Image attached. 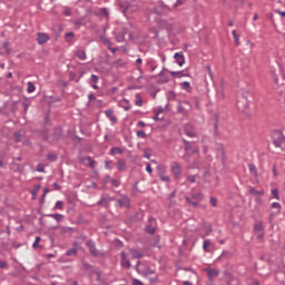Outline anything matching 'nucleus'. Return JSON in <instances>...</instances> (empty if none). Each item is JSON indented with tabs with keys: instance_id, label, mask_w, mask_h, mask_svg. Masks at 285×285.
<instances>
[{
	"instance_id": "1",
	"label": "nucleus",
	"mask_w": 285,
	"mask_h": 285,
	"mask_svg": "<svg viewBox=\"0 0 285 285\" xmlns=\"http://www.w3.org/2000/svg\"><path fill=\"white\" fill-rule=\"evenodd\" d=\"M272 141L275 148H282V145L285 144V136L281 130H275L272 132Z\"/></svg>"
},
{
	"instance_id": "2",
	"label": "nucleus",
	"mask_w": 285,
	"mask_h": 285,
	"mask_svg": "<svg viewBox=\"0 0 285 285\" xmlns=\"http://www.w3.org/2000/svg\"><path fill=\"white\" fill-rule=\"evenodd\" d=\"M62 137H63V128H61V127L53 128L50 145L52 146L55 144H59V141L61 140Z\"/></svg>"
},
{
	"instance_id": "3",
	"label": "nucleus",
	"mask_w": 285,
	"mask_h": 285,
	"mask_svg": "<svg viewBox=\"0 0 285 285\" xmlns=\"http://www.w3.org/2000/svg\"><path fill=\"white\" fill-rule=\"evenodd\" d=\"M236 106L240 112H246L248 110V98L245 95L238 96Z\"/></svg>"
},
{
	"instance_id": "4",
	"label": "nucleus",
	"mask_w": 285,
	"mask_h": 285,
	"mask_svg": "<svg viewBox=\"0 0 285 285\" xmlns=\"http://www.w3.org/2000/svg\"><path fill=\"white\" fill-rule=\"evenodd\" d=\"M120 8L122 9L124 14H126V12H137L139 10V6L132 3V2H128V1H124L120 3Z\"/></svg>"
},
{
	"instance_id": "5",
	"label": "nucleus",
	"mask_w": 285,
	"mask_h": 285,
	"mask_svg": "<svg viewBox=\"0 0 285 285\" xmlns=\"http://www.w3.org/2000/svg\"><path fill=\"white\" fill-rule=\"evenodd\" d=\"M86 246L89 249L91 257H99V249H97V244L92 239L86 242Z\"/></svg>"
},
{
	"instance_id": "6",
	"label": "nucleus",
	"mask_w": 285,
	"mask_h": 285,
	"mask_svg": "<svg viewBox=\"0 0 285 285\" xmlns=\"http://www.w3.org/2000/svg\"><path fill=\"white\" fill-rule=\"evenodd\" d=\"M183 142H184L186 153H190L191 155H197V153H199V147H194L193 142L184 138H183Z\"/></svg>"
},
{
	"instance_id": "7",
	"label": "nucleus",
	"mask_w": 285,
	"mask_h": 285,
	"mask_svg": "<svg viewBox=\"0 0 285 285\" xmlns=\"http://www.w3.org/2000/svg\"><path fill=\"white\" fill-rule=\"evenodd\" d=\"M116 207L130 208V198H128V196H121V198L116 202Z\"/></svg>"
},
{
	"instance_id": "8",
	"label": "nucleus",
	"mask_w": 285,
	"mask_h": 285,
	"mask_svg": "<svg viewBox=\"0 0 285 285\" xmlns=\"http://www.w3.org/2000/svg\"><path fill=\"white\" fill-rule=\"evenodd\" d=\"M184 134L187 137H190L191 139H195V137H197V132L195 131V129L193 128V125H190V124L185 125Z\"/></svg>"
},
{
	"instance_id": "9",
	"label": "nucleus",
	"mask_w": 285,
	"mask_h": 285,
	"mask_svg": "<svg viewBox=\"0 0 285 285\" xmlns=\"http://www.w3.org/2000/svg\"><path fill=\"white\" fill-rule=\"evenodd\" d=\"M170 168H171V173L174 174V176L177 179H179V177H181V166H179L177 161H173L170 164Z\"/></svg>"
},
{
	"instance_id": "10",
	"label": "nucleus",
	"mask_w": 285,
	"mask_h": 285,
	"mask_svg": "<svg viewBox=\"0 0 285 285\" xmlns=\"http://www.w3.org/2000/svg\"><path fill=\"white\" fill-rule=\"evenodd\" d=\"M120 264H121V266H122V268H126L127 271H130V268H131V264H130V261H128L127 258H126V252H121L120 253Z\"/></svg>"
},
{
	"instance_id": "11",
	"label": "nucleus",
	"mask_w": 285,
	"mask_h": 285,
	"mask_svg": "<svg viewBox=\"0 0 285 285\" xmlns=\"http://www.w3.org/2000/svg\"><path fill=\"white\" fill-rule=\"evenodd\" d=\"M79 250V243L78 242H75L73 244H72V248H70V249H68L67 252H66V256L67 257H75V256H77V252Z\"/></svg>"
},
{
	"instance_id": "12",
	"label": "nucleus",
	"mask_w": 285,
	"mask_h": 285,
	"mask_svg": "<svg viewBox=\"0 0 285 285\" xmlns=\"http://www.w3.org/2000/svg\"><path fill=\"white\" fill-rule=\"evenodd\" d=\"M174 59L176 61V63H178V66H184V63H186V58L184 57V52H176L174 55Z\"/></svg>"
},
{
	"instance_id": "13",
	"label": "nucleus",
	"mask_w": 285,
	"mask_h": 285,
	"mask_svg": "<svg viewBox=\"0 0 285 285\" xmlns=\"http://www.w3.org/2000/svg\"><path fill=\"white\" fill-rule=\"evenodd\" d=\"M40 137H42V139L47 142L50 144L51 141V136H50V131H48V129H41L38 130Z\"/></svg>"
},
{
	"instance_id": "14",
	"label": "nucleus",
	"mask_w": 285,
	"mask_h": 285,
	"mask_svg": "<svg viewBox=\"0 0 285 285\" xmlns=\"http://www.w3.org/2000/svg\"><path fill=\"white\" fill-rule=\"evenodd\" d=\"M163 70H165V72H169L171 77H177L178 79H181V77H188V75H186L184 71H169L166 69V67H164Z\"/></svg>"
},
{
	"instance_id": "15",
	"label": "nucleus",
	"mask_w": 285,
	"mask_h": 285,
	"mask_svg": "<svg viewBox=\"0 0 285 285\" xmlns=\"http://www.w3.org/2000/svg\"><path fill=\"white\" fill-rule=\"evenodd\" d=\"M106 117L111 121V124H117V116H115V111L112 109H107L105 111Z\"/></svg>"
},
{
	"instance_id": "16",
	"label": "nucleus",
	"mask_w": 285,
	"mask_h": 285,
	"mask_svg": "<svg viewBox=\"0 0 285 285\" xmlns=\"http://www.w3.org/2000/svg\"><path fill=\"white\" fill-rule=\"evenodd\" d=\"M49 40H50V37H48V35L41 33V32L38 33L37 41H38L39 46H42V43H46Z\"/></svg>"
},
{
	"instance_id": "17",
	"label": "nucleus",
	"mask_w": 285,
	"mask_h": 285,
	"mask_svg": "<svg viewBox=\"0 0 285 285\" xmlns=\"http://www.w3.org/2000/svg\"><path fill=\"white\" fill-rule=\"evenodd\" d=\"M155 274H157V273L154 269H151L150 267H145L140 272V275H142L144 277H150V276H153Z\"/></svg>"
},
{
	"instance_id": "18",
	"label": "nucleus",
	"mask_w": 285,
	"mask_h": 285,
	"mask_svg": "<svg viewBox=\"0 0 285 285\" xmlns=\"http://www.w3.org/2000/svg\"><path fill=\"white\" fill-rule=\"evenodd\" d=\"M130 253H131V259H141L144 257V253L137 249H130Z\"/></svg>"
},
{
	"instance_id": "19",
	"label": "nucleus",
	"mask_w": 285,
	"mask_h": 285,
	"mask_svg": "<svg viewBox=\"0 0 285 285\" xmlns=\"http://www.w3.org/2000/svg\"><path fill=\"white\" fill-rule=\"evenodd\" d=\"M158 77H159V83H168V81H170L168 76H166V73H164V69H163V71H160L158 73Z\"/></svg>"
},
{
	"instance_id": "20",
	"label": "nucleus",
	"mask_w": 285,
	"mask_h": 285,
	"mask_svg": "<svg viewBox=\"0 0 285 285\" xmlns=\"http://www.w3.org/2000/svg\"><path fill=\"white\" fill-rule=\"evenodd\" d=\"M76 57H77L78 59H80L81 61H86V59H87L86 50H83V49H78V50L76 51Z\"/></svg>"
},
{
	"instance_id": "21",
	"label": "nucleus",
	"mask_w": 285,
	"mask_h": 285,
	"mask_svg": "<svg viewBox=\"0 0 285 285\" xmlns=\"http://www.w3.org/2000/svg\"><path fill=\"white\" fill-rule=\"evenodd\" d=\"M147 66L150 68L151 72H155L157 70V62L154 59H147Z\"/></svg>"
},
{
	"instance_id": "22",
	"label": "nucleus",
	"mask_w": 285,
	"mask_h": 285,
	"mask_svg": "<svg viewBox=\"0 0 285 285\" xmlns=\"http://www.w3.org/2000/svg\"><path fill=\"white\" fill-rule=\"evenodd\" d=\"M223 257H225V259H230V257H233V254L228 250H224L217 258L216 262H219V259H222Z\"/></svg>"
},
{
	"instance_id": "23",
	"label": "nucleus",
	"mask_w": 285,
	"mask_h": 285,
	"mask_svg": "<svg viewBox=\"0 0 285 285\" xmlns=\"http://www.w3.org/2000/svg\"><path fill=\"white\" fill-rule=\"evenodd\" d=\"M65 41H67V43H72V41H75V32H67L65 35Z\"/></svg>"
},
{
	"instance_id": "24",
	"label": "nucleus",
	"mask_w": 285,
	"mask_h": 285,
	"mask_svg": "<svg viewBox=\"0 0 285 285\" xmlns=\"http://www.w3.org/2000/svg\"><path fill=\"white\" fill-rule=\"evenodd\" d=\"M181 90H186V92H193V87H190V82L184 81L180 83Z\"/></svg>"
},
{
	"instance_id": "25",
	"label": "nucleus",
	"mask_w": 285,
	"mask_h": 285,
	"mask_svg": "<svg viewBox=\"0 0 285 285\" xmlns=\"http://www.w3.org/2000/svg\"><path fill=\"white\" fill-rule=\"evenodd\" d=\"M208 277H218L219 276V269L215 268H208L207 269Z\"/></svg>"
},
{
	"instance_id": "26",
	"label": "nucleus",
	"mask_w": 285,
	"mask_h": 285,
	"mask_svg": "<svg viewBox=\"0 0 285 285\" xmlns=\"http://www.w3.org/2000/svg\"><path fill=\"white\" fill-rule=\"evenodd\" d=\"M154 276L147 277L150 284H157L159 282V274H153Z\"/></svg>"
},
{
	"instance_id": "27",
	"label": "nucleus",
	"mask_w": 285,
	"mask_h": 285,
	"mask_svg": "<svg viewBox=\"0 0 285 285\" xmlns=\"http://www.w3.org/2000/svg\"><path fill=\"white\" fill-rule=\"evenodd\" d=\"M249 173L253 177H257V167L254 164H248Z\"/></svg>"
},
{
	"instance_id": "28",
	"label": "nucleus",
	"mask_w": 285,
	"mask_h": 285,
	"mask_svg": "<svg viewBox=\"0 0 285 285\" xmlns=\"http://www.w3.org/2000/svg\"><path fill=\"white\" fill-rule=\"evenodd\" d=\"M110 204V199L102 197L100 200L97 202V206H108Z\"/></svg>"
},
{
	"instance_id": "29",
	"label": "nucleus",
	"mask_w": 285,
	"mask_h": 285,
	"mask_svg": "<svg viewBox=\"0 0 285 285\" xmlns=\"http://www.w3.org/2000/svg\"><path fill=\"white\" fill-rule=\"evenodd\" d=\"M47 217H51L52 219H56V222H61L63 214H48Z\"/></svg>"
},
{
	"instance_id": "30",
	"label": "nucleus",
	"mask_w": 285,
	"mask_h": 285,
	"mask_svg": "<svg viewBox=\"0 0 285 285\" xmlns=\"http://www.w3.org/2000/svg\"><path fill=\"white\" fill-rule=\"evenodd\" d=\"M264 230V225L262 223H256L254 225V233H262Z\"/></svg>"
},
{
	"instance_id": "31",
	"label": "nucleus",
	"mask_w": 285,
	"mask_h": 285,
	"mask_svg": "<svg viewBox=\"0 0 285 285\" xmlns=\"http://www.w3.org/2000/svg\"><path fill=\"white\" fill-rule=\"evenodd\" d=\"M136 106H138L139 108H141V106H144V99L141 98V96L139 94L136 95V100H135Z\"/></svg>"
},
{
	"instance_id": "32",
	"label": "nucleus",
	"mask_w": 285,
	"mask_h": 285,
	"mask_svg": "<svg viewBox=\"0 0 285 285\" xmlns=\"http://www.w3.org/2000/svg\"><path fill=\"white\" fill-rule=\"evenodd\" d=\"M249 195H254V196L264 195V189H262V190H256L255 187H250V189H249Z\"/></svg>"
},
{
	"instance_id": "33",
	"label": "nucleus",
	"mask_w": 285,
	"mask_h": 285,
	"mask_svg": "<svg viewBox=\"0 0 285 285\" xmlns=\"http://www.w3.org/2000/svg\"><path fill=\"white\" fill-rule=\"evenodd\" d=\"M208 246H210V239H205L203 243V250L205 253H210V249H208Z\"/></svg>"
},
{
	"instance_id": "34",
	"label": "nucleus",
	"mask_w": 285,
	"mask_h": 285,
	"mask_svg": "<svg viewBox=\"0 0 285 285\" xmlns=\"http://www.w3.org/2000/svg\"><path fill=\"white\" fill-rule=\"evenodd\" d=\"M214 137H219V121L217 119L214 124Z\"/></svg>"
},
{
	"instance_id": "35",
	"label": "nucleus",
	"mask_w": 285,
	"mask_h": 285,
	"mask_svg": "<svg viewBox=\"0 0 285 285\" xmlns=\"http://www.w3.org/2000/svg\"><path fill=\"white\" fill-rule=\"evenodd\" d=\"M121 153H124V149L119 147H114L110 149V155H121Z\"/></svg>"
},
{
	"instance_id": "36",
	"label": "nucleus",
	"mask_w": 285,
	"mask_h": 285,
	"mask_svg": "<svg viewBox=\"0 0 285 285\" xmlns=\"http://www.w3.org/2000/svg\"><path fill=\"white\" fill-rule=\"evenodd\" d=\"M203 230H205V236L208 237V235H210L213 233V226L210 225H205L203 227Z\"/></svg>"
},
{
	"instance_id": "37",
	"label": "nucleus",
	"mask_w": 285,
	"mask_h": 285,
	"mask_svg": "<svg viewBox=\"0 0 285 285\" xmlns=\"http://www.w3.org/2000/svg\"><path fill=\"white\" fill-rule=\"evenodd\" d=\"M145 230L148 233V235H155L156 229L153 225H146Z\"/></svg>"
},
{
	"instance_id": "38",
	"label": "nucleus",
	"mask_w": 285,
	"mask_h": 285,
	"mask_svg": "<svg viewBox=\"0 0 285 285\" xmlns=\"http://www.w3.org/2000/svg\"><path fill=\"white\" fill-rule=\"evenodd\" d=\"M27 92H29V94H31V92H35V90H37V87L35 86V83H32V82H28L27 83Z\"/></svg>"
},
{
	"instance_id": "39",
	"label": "nucleus",
	"mask_w": 285,
	"mask_h": 285,
	"mask_svg": "<svg viewBox=\"0 0 285 285\" xmlns=\"http://www.w3.org/2000/svg\"><path fill=\"white\" fill-rule=\"evenodd\" d=\"M116 41L118 43H124V41H126V37L122 36L120 32L116 33Z\"/></svg>"
},
{
	"instance_id": "40",
	"label": "nucleus",
	"mask_w": 285,
	"mask_h": 285,
	"mask_svg": "<svg viewBox=\"0 0 285 285\" xmlns=\"http://www.w3.org/2000/svg\"><path fill=\"white\" fill-rule=\"evenodd\" d=\"M99 14H102L104 17H109L110 11L108 10V8L104 7L99 9Z\"/></svg>"
},
{
	"instance_id": "41",
	"label": "nucleus",
	"mask_w": 285,
	"mask_h": 285,
	"mask_svg": "<svg viewBox=\"0 0 285 285\" xmlns=\"http://www.w3.org/2000/svg\"><path fill=\"white\" fill-rule=\"evenodd\" d=\"M232 35L234 37V43L235 46H239V35H237V31L236 30H233L232 31Z\"/></svg>"
},
{
	"instance_id": "42",
	"label": "nucleus",
	"mask_w": 285,
	"mask_h": 285,
	"mask_svg": "<svg viewBox=\"0 0 285 285\" xmlns=\"http://www.w3.org/2000/svg\"><path fill=\"white\" fill-rule=\"evenodd\" d=\"M117 168L118 170H124L126 168V160H118L117 161Z\"/></svg>"
},
{
	"instance_id": "43",
	"label": "nucleus",
	"mask_w": 285,
	"mask_h": 285,
	"mask_svg": "<svg viewBox=\"0 0 285 285\" xmlns=\"http://www.w3.org/2000/svg\"><path fill=\"white\" fill-rule=\"evenodd\" d=\"M87 161L89 165V168H95V166H97V161L95 159H92V157H87Z\"/></svg>"
},
{
	"instance_id": "44",
	"label": "nucleus",
	"mask_w": 285,
	"mask_h": 285,
	"mask_svg": "<svg viewBox=\"0 0 285 285\" xmlns=\"http://www.w3.org/2000/svg\"><path fill=\"white\" fill-rule=\"evenodd\" d=\"M39 190H41V185H35L33 189L31 190V195L37 197V193H39Z\"/></svg>"
},
{
	"instance_id": "45",
	"label": "nucleus",
	"mask_w": 285,
	"mask_h": 285,
	"mask_svg": "<svg viewBox=\"0 0 285 285\" xmlns=\"http://www.w3.org/2000/svg\"><path fill=\"white\" fill-rule=\"evenodd\" d=\"M185 199H186L187 204H189L190 206H193V208H197V205H198L199 203L193 202V199H191L190 197H186Z\"/></svg>"
},
{
	"instance_id": "46",
	"label": "nucleus",
	"mask_w": 285,
	"mask_h": 285,
	"mask_svg": "<svg viewBox=\"0 0 285 285\" xmlns=\"http://www.w3.org/2000/svg\"><path fill=\"white\" fill-rule=\"evenodd\" d=\"M48 193H50V188L45 187V188H43V194H42L41 199H40V202H41L42 204H43V202L46 200V196L48 195Z\"/></svg>"
},
{
	"instance_id": "47",
	"label": "nucleus",
	"mask_w": 285,
	"mask_h": 285,
	"mask_svg": "<svg viewBox=\"0 0 285 285\" xmlns=\"http://www.w3.org/2000/svg\"><path fill=\"white\" fill-rule=\"evenodd\" d=\"M100 39H101L102 43H105V46H108V48H110V46H112V42L107 37H101Z\"/></svg>"
},
{
	"instance_id": "48",
	"label": "nucleus",
	"mask_w": 285,
	"mask_h": 285,
	"mask_svg": "<svg viewBox=\"0 0 285 285\" xmlns=\"http://www.w3.org/2000/svg\"><path fill=\"white\" fill-rule=\"evenodd\" d=\"M62 14L65 17H70L72 14V9H70V7H66L65 10L62 11Z\"/></svg>"
},
{
	"instance_id": "49",
	"label": "nucleus",
	"mask_w": 285,
	"mask_h": 285,
	"mask_svg": "<svg viewBox=\"0 0 285 285\" xmlns=\"http://www.w3.org/2000/svg\"><path fill=\"white\" fill-rule=\"evenodd\" d=\"M2 47L7 51V55H10L12 51L10 50V42L6 41L2 43Z\"/></svg>"
},
{
	"instance_id": "50",
	"label": "nucleus",
	"mask_w": 285,
	"mask_h": 285,
	"mask_svg": "<svg viewBox=\"0 0 285 285\" xmlns=\"http://www.w3.org/2000/svg\"><path fill=\"white\" fill-rule=\"evenodd\" d=\"M47 159L49 161H57V159H58L57 154H48Z\"/></svg>"
},
{
	"instance_id": "51",
	"label": "nucleus",
	"mask_w": 285,
	"mask_h": 285,
	"mask_svg": "<svg viewBox=\"0 0 285 285\" xmlns=\"http://www.w3.org/2000/svg\"><path fill=\"white\" fill-rule=\"evenodd\" d=\"M111 186H112L114 188H119V186H121V181H119V180L112 178V179H111Z\"/></svg>"
},
{
	"instance_id": "52",
	"label": "nucleus",
	"mask_w": 285,
	"mask_h": 285,
	"mask_svg": "<svg viewBox=\"0 0 285 285\" xmlns=\"http://www.w3.org/2000/svg\"><path fill=\"white\" fill-rule=\"evenodd\" d=\"M22 107L24 112H28V108H30V100L22 101Z\"/></svg>"
},
{
	"instance_id": "53",
	"label": "nucleus",
	"mask_w": 285,
	"mask_h": 285,
	"mask_svg": "<svg viewBox=\"0 0 285 285\" xmlns=\"http://www.w3.org/2000/svg\"><path fill=\"white\" fill-rule=\"evenodd\" d=\"M13 137H14L16 144H19V141H21V132L16 131V132L13 134Z\"/></svg>"
},
{
	"instance_id": "54",
	"label": "nucleus",
	"mask_w": 285,
	"mask_h": 285,
	"mask_svg": "<svg viewBox=\"0 0 285 285\" xmlns=\"http://www.w3.org/2000/svg\"><path fill=\"white\" fill-rule=\"evenodd\" d=\"M55 209L63 210V202L58 200L55 205Z\"/></svg>"
},
{
	"instance_id": "55",
	"label": "nucleus",
	"mask_w": 285,
	"mask_h": 285,
	"mask_svg": "<svg viewBox=\"0 0 285 285\" xmlns=\"http://www.w3.org/2000/svg\"><path fill=\"white\" fill-rule=\"evenodd\" d=\"M272 208L276 209V213H279V210H282V205L279 203H273Z\"/></svg>"
},
{
	"instance_id": "56",
	"label": "nucleus",
	"mask_w": 285,
	"mask_h": 285,
	"mask_svg": "<svg viewBox=\"0 0 285 285\" xmlns=\"http://www.w3.org/2000/svg\"><path fill=\"white\" fill-rule=\"evenodd\" d=\"M272 195L274 199H279V190L277 188L272 189Z\"/></svg>"
},
{
	"instance_id": "57",
	"label": "nucleus",
	"mask_w": 285,
	"mask_h": 285,
	"mask_svg": "<svg viewBox=\"0 0 285 285\" xmlns=\"http://www.w3.org/2000/svg\"><path fill=\"white\" fill-rule=\"evenodd\" d=\"M187 181H189V184H195V181H197V175L188 176Z\"/></svg>"
},
{
	"instance_id": "58",
	"label": "nucleus",
	"mask_w": 285,
	"mask_h": 285,
	"mask_svg": "<svg viewBox=\"0 0 285 285\" xmlns=\"http://www.w3.org/2000/svg\"><path fill=\"white\" fill-rule=\"evenodd\" d=\"M82 266L85 271H92V265L89 264L88 262H82Z\"/></svg>"
},
{
	"instance_id": "59",
	"label": "nucleus",
	"mask_w": 285,
	"mask_h": 285,
	"mask_svg": "<svg viewBox=\"0 0 285 285\" xmlns=\"http://www.w3.org/2000/svg\"><path fill=\"white\" fill-rule=\"evenodd\" d=\"M210 206H213L214 208L217 206V197L212 196L209 199Z\"/></svg>"
},
{
	"instance_id": "60",
	"label": "nucleus",
	"mask_w": 285,
	"mask_h": 285,
	"mask_svg": "<svg viewBox=\"0 0 285 285\" xmlns=\"http://www.w3.org/2000/svg\"><path fill=\"white\" fill-rule=\"evenodd\" d=\"M90 81H91V83H98V81H99V76L92 73L91 77H90Z\"/></svg>"
},
{
	"instance_id": "61",
	"label": "nucleus",
	"mask_w": 285,
	"mask_h": 285,
	"mask_svg": "<svg viewBox=\"0 0 285 285\" xmlns=\"http://www.w3.org/2000/svg\"><path fill=\"white\" fill-rule=\"evenodd\" d=\"M136 135L140 139H146V131H144V130H138Z\"/></svg>"
},
{
	"instance_id": "62",
	"label": "nucleus",
	"mask_w": 285,
	"mask_h": 285,
	"mask_svg": "<svg viewBox=\"0 0 285 285\" xmlns=\"http://www.w3.org/2000/svg\"><path fill=\"white\" fill-rule=\"evenodd\" d=\"M131 285H144V282H141L139 278H132Z\"/></svg>"
},
{
	"instance_id": "63",
	"label": "nucleus",
	"mask_w": 285,
	"mask_h": 285,
	"mask_svg": "<svg viewBox=\"0 0 285 285\" xmlns=\"http://www.w3.org/2000/svg\"><path fill=\"white\" fill-rule=\"evenodd\" d=\"M1 268L8 269V268H9L8 262H6V261H0V269H1Z\"/></svg>"
},
{
	"instance_id": "64",
	"label": "nucleus",
	"mask_w": 285,
	"mask_h": 285,
	"mask_svg": "<svg viewBox=\"0 0 285 285\" xmlns=\"http://www.w3.org/2000/svg\"><path fill=\"white\" fill-rule=\"evenodd\" d=\"M257 239H264V230L263 232H255Z\"/></svg>"
}]
</instances>
